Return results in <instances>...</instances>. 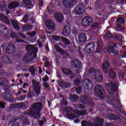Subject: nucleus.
Returning <instances> with one entry per match:
<instances>
[{"mask_svg":"<svg viewBox=\"0 0 126 126\" xmlns=\"http://www.w3.org/2000/svg\"><path fill=\"white\" fill-rule=\"evenodd\" d=\"M2 96L3 97V101H7L10 103H12L14 101V99L12 98V95L9 93H2Z\"/></svg>","mask_w":126,"mask_h":126,"instance_id":"obj_15","label":"nucleus"},{"mask_svg":"<svg viewBox=\"0 0 126 126\" xmlns=\"http://www.w3.org/2000/svg\"><path fill=\"white\" fill-rule=\"evenodd\" d=\"M54 17L58 22H63V15L61 13H55Z\"/></svg>","mask_w":126,"mask_h":126,"instance_id":"obj_22","label":"nucleus"},{"mask_svg":"<svg viewBox=\"0 0 126 126\" xmlns=\"http://www.w3.org/2000/svg\"><path fill=\"white\" fill-rule=\"evenodd\" d=\"M73 74V72L70 70V69H68L66 75H72Z\"/></svg>","mask_w":126,"mask_h":126,"instance_id":"obj_59","label":"nucleus"},{"mask_svg":"<svg viewBox=\"0 0 126 126\" xmlns=\"http://www.w3.org/2000/svg\"><path fill=\"white\" fill-rule=\"evenodd\" d=\"M28 96L29 98H33L34 97V92H30L28 93Z\"/></svg>","mask_w":126,"mask_h":126,"instance_id":"obj_53","label":"nucleus"},{"mask_svg":"<svg viewBox=\"0 0 126 126\" xmlns=\"http://www.w3.org/2000/svg\"><path fill=\"white\" fill-rule=\"evenodd\" d=\"M33 12H30L24 15V17L23 19V21L24 22H27L29 20V17H31V16L32 15Z\"/></svg>","mask_w":126,"mask_h":126,"instance_id":"obj_31","label":"nucleus"},{"mask_svg":"<svg viewBox=\"0 0 126 126\" xmlns=\"http://www.w3.org/2000/svg\"><path fill=\"white\" fill-rule=\"evenodd\" d=\"M27 52L33 53L34 54L35 57H37V53L38 52V49L35 47V45L28 44L26 48Z\"/></svg>","mask_w":126,"mask_h":126,"instance_id":"obj_11","label":"nucleus"},{"mask_svg":"<svg viewBox=\"0 0 126 126\" xmlns=\"http://www.w3.org/2000/svg\"><path fill=\"white\" fill-rule=\"evenodd\" d=\"M112 63L113 65L115 66V67H118V60H117L116 59H114L113 60H112Z\"/></svg>","mask_w":126,"mask_h":126,"instance_id":"obj_50","label":"nucleus"},{"mask_svg":"<svg viewBox=\"0 0 126 126\" xmlns=\"http://www.w3.org/2000/svg\"><path fill=\"white\" fill-rule=\"evenodd\" d=\"M104 4L105 3H104V1L101 0H97L94 4V6L96 8H101V7H103Z\"/></svg>","mask_w":126,"mask_h":126,"instance_id":"obj_26","label":"nucleus"},{"mask_svg":"<svg viewBox=\"0 0 126 126\" xmlns=\"http://www.w3.org/2000/svg\"><path fill=\"white\" fill-rule=\"evenodd\" d=\"M60 97H63L62 100L61 101V107H63V106H67V105H68V102H67V100H66V98L63 97V95H60Z\"/></svg>","mask_w":126,"mask_h":126,"instance_id":"obj_30","label":"nucleus"},{"mask_svg":"<svg viewBox=\"0 0 126 126\" xmlns=\"http://www.w3.org/2000/svg\"><path fill=\"white\" fill-rule=\"evenodd\" d=\"M14 51H15V45L13 43H9L5 49L6 54L11 55L14 53Z\"/></svg>","mask_w":126,"mask_h":126,"instance_id":"obj_13","label":"nucleus"},{"mask_svg":"<svg viewBox=\"0 0 126 126\" xmlns=\"http://www.w3.org/2000/svg\"><path fill=\"white\" fill-rule=\"evenodd\" d=\"M68 70V68H62V72H63V74H65L66 75L67 73V71Z\"/></svg>","mask_w":126,"mask_h":126,"instance_id":"obj_55","label":"nucleus"},{"mask_svg":"<svg viewBox=\"0 0 126 126\" xmlns=\"http://www.w3.org/2000/svg\"><path fill=\"white\" fill-rule=\"evenodd\" d=\"M10 37L11 38H17V35H16V33L14 32H12L10 34Z\"/></svg>","mask_w":126,"mask_h":126,"instance_id":"obj_61","label":"nucleus"},{"mask_svg":"<svg viewBox=\"0 0 126 126\" xmlns=\"http://www.w3.org/2000/svg\"><path fill=\"white\" fill-rule=\"evenodd\" d=\"M94 93V95H95L96 97L100 98V99H104L105 97V90H104V88H103V86L101 85H97L96 86H95Z\"/></svg>","mask_w":126,"mask_h":126,"instance_id":"obj_4","label":"nucleus"},{"mask_svg":"<svg viewBox=\"0 0 126 126\" xmlns=\"http://www.w3.org/2000/svg\"><path fill=\"white\" fill-rule=\"evenodd\" d=\"M31 56V54L28 53L24 56V57L23 58V60H27L29 59Z\"/></svg>","mask_w":126,"mask_h":126,"instance_id":"obj_56","label":"nucleus"},{"mask_svg":"<svg viewBox=\"0 0 126 126\" xmlns=\"http://www.w3.org/2000/svg\"><path fill=\"white\" fill-rule=\"evenodd\" d=\"M78 40L80 43H84L87 40V36L86 34L84 33H80L78 35Z\"/></svg>","mask_w":126,"mask_h":126,"instance_id":"obj_24","label":"nucleus"},{"mask_svg":"<svg viewBox=\"0 0 126 126\" xmlns=\"http://www.w3.org/2000/svg\"><path fill=\"white\" fill-rule=\"evenodd\" d=\"M78 54H79V58L80 59H82V60H83V58H84V56H83L82 52H81V46L78 47Z\"/></svg>","mask_w":126,"mask_h":126,"instance_id":"obj_40","label":"nucleus"},{"mask_svg":"<svg viewBox=\"0 0 126 126\" xmlns=\"http://www.w3.org/2000/svg\"><path fill=\"white\" fill-rule=\"evenodd\" d=\"M109 76L110 78L115 79L117 77V74L115 72V71L113 69H110Z\"/></svg>","mask_w":126,"mask_h":126,"instance_id":"obj_33","label":"nucleus"},{"mask_svg":"<svg viewBox=\"0 0 126 126\" xmlns=\"http://www.w3.org/2000/svg\"><path fill=\"white\" fill-rule=\"evenodd\" d=\"M29 36H30L31 37H35V35H36V32L35 31H33L32 32H31L30 33H29L28 34Z\"/></svg>","mask_w":126,"mask_h":126,"instance_id":"obj_54","label":"nucleus"},{"mask_svg":"<svg viewBox=\"0 0 126 126\" xmlns=\"http://www.w3.org/2000/svg\"><path fill=\"white\" fill-rule=\"evenodd\" d=\"M117 22L118 23L124 24V23L126 22V20L125 19V18L120 17L117 19Z\"/></svg>","mask_w":126,"mask_h":126,"instance_id":"obj_44","label":"nucleus"},{"mask_svg":"<svg viewBox=\"0 0 126 126\" xmlns=\"http://www.w3.org/2000/svg\"><path fill=\"white\" fill-rule=\"evenodd\" d=\"M63 86L64 88H69V87H70V84L68 82H65L63 84Z\"/></svg>","mask_w":126,"mask_h":126,"instance_id":"obj_57","label":"nucleus"},{"mask_svg":"<svg viewBox=\"0 0 126 126\" xmlns=\"http://www.w3.org/2000/svg\"><path fill=\"white\" fill-rule=\"evenodd\" d=\"M89 74L91 78H95L96 81L101 82L103 81L104 77L103 76V72L102 70L99 69L96 70L94 67H91L89 70Z\"/></svg>","mask_w":126,"mask_h":126,"instance_id":"obj_2","label":"nucleus"},{"mask_svg":"<svg viewBox=\"0 0 126 126\" xmlns=\"http://www.w3.org/2000/svg\"><path fill=\"white\" fill-rule=\"evenodd\" d=\"M105 86L109 94H114L118 90V85L113 82H111L110 83H105Z\"/></svg>","mask_w":126,"mask_h":126,"instance_id":"obj_6","label":"nucleus"},{"mask_svg":"<svg viewBox=\"0 0 126 126\" xmlns=\"http://www.w3.org/2000/svg\"><path fill=\"white\" fill-rule=\"evenodd\" d=\"M95 124L94 126H103L104 124V119L97 117L94 119ZM81 126H94L91 122H88L86 121L83 120L81 122Z\"/></svg>","mask_w":126,"mask_h":126,"instance_id":"obj_3","label":"nucleus"},{"mask_svg":"<svg viewBox=\"0 0 126 126\" xmlns=\"http://www.w3.org/2000/svg\"><path fill=\"white\" fill-rule=\"evenodd\" d=\"M46 27L49 29V30H53L55 28V23L52 20L48 19L45 22Z\"/></svg>","mask_w":126,"mask_h":126,"instance_id":"obj_17","label":"nucleus"},{"mask_svg":"<svg viewBox=\"0 0 126 126\" xmlns=\"http://www.w3.org/2000/svg\"><path fill=\"white\" fill-rule=\"evenodd\" d=\"M19 5V3L16 1L13 2L9 4L8 8L9 9H14V8H16L17 6Z\"/></svg>","mask_w":126,"mask_h":126,"instance_id":"obj_29","label":"nucleus"},{"mask_svg":"<svg viewBox=\"0 0 126 126\" xmlns=\"http://www.w3.org/2000/svg\"><path fill=\"white\" fill-rule=\"evenodd\" d=\"M104 51H107L109 54H113L115 56L119 55V50H118V47L117 44L114 43H110L107 46V48H104Z\"/></svg>","mask_w":126,"mask_h":126,"instance_id":"obj_7","label":"nucleus"},{"mask_svg":"<svg viewBox=\"0 0 126 126\" xmlns=\"http://www.w3.org/2000/svg\"><path fill=\"white\" fill-rule=\"evenodd\" d=\"M24 63H30V62H31V60H29L28 59H24L23 60Z\"/></svg>","mask_w":126,"mask_h":126,"instance_id":"obj_63","label":"nucleus"},{"mask_svg":"<svg viewBox=\"0 0 126 126\" xmlns=\"http://www.w3.org/2000/svg\"><path fill=\"white\" fill-rule=\"evenodd\" d=\"M78 95H74V94H71L70 96V99L72 102H77V100H78Z\"/></svg>","mask_w":126,"mask_h":126,"instance_id":"obj_37","label":"nucleus"},{"mask_svg":"<svg viewBox=\"0 0 126 126\" xmlns=\"http://www.w3.org/2000/svg\"><path fill=\"white\" fill-rule=\"evenodd\" d=\"M29 71L31 73L32 75L35 76L36 74V69L33 66H31L29 68Z\"/></svg>","mask_w":126,"mask_h":126,"instance_id":"obj_38","label":"nucleus"},{"mask_svg":"<svg viewBox=\"0 0 126 126\" xmlns=\"http://www.w3.org/2000/svg\"><path fill=\"white\" fill-rule=\"evenodd\" d=\"M63 4L66 8H72L74 6L73 3L69 0H63Z\"/></svg>","mask_w":126,"mask_h":126,"instance_id":"obj_19","label":"nucleus"},{"mask_svg":"<svg viewBox=\"0 0 126 126\" xmlns=\"http://www.w3.org/2000/svg\"><path fill=\"white\" fill-rule=\"evenodd\" d=\"M25 98H26V95H21V96L19 98V101H23V100H24V99H25Z\"/></svg>","mask_w":126,"mask_h":126,"instance_id":"obj_62","label":"nucleus"},{"mask_svg":"<svg viewBox=\"0 0 126 126\" xmlns=\"http://www.w3.org/2000/svg\"><path fill=\"white\" fill-rule=\"evenodd\" d=\"M72 67L75 68L76 69H81L82 68V65L81 62L76 59L74 60L71 62Z\"/></svg>","mask_w":126,"mask_h":126,"instance_id":"obj_12","label":"nucleus"},{"mask_svg":"<svg viewBox=\"0 0 126 126\" xmlns=\"http://www.w3.org/2000/svg\"><path fill=\"white\" fill-rule=\"evenodd\" d=\"M5 88H4V90L5 91V93H9V89L7 88V85H5Z\"/></svg>","mask_w":126,"mask_h":126,"instance_id":"obj_60","label":"nucleus"},{"mask_svg":"<svg viewBox=\"0 0 126 126\" xmlns=\"http://www.w3.org/2000/svg\"><path fill=\"white\" fill-rule=\"evenodd\" d=\"M84 82V81L86 82L85 88L87 90H91L92 88H93V83L91 81V80L90 79H86L83 81Z\"/></svg>","mask_w":126,"mask_h":126,"instance_id":"obj_16","label":"nucleus"},{"mask_svg":"<svg viewBox=\"0 0 126 126\" xmlns=\"http://www.w3.org/2000/svg\"><path fill=\"white\" fill-rule=\"evenodd\" d=\"M8 18V17H7V16L0 13V20L2 21V22H4Z\"/></svg>","mask_w":126,"mask_h":126,"instance_id":"obj_41","label":"nucleus"},{"mask_svg":"<svg viewBox=\"0 0 126 126\" xmlns=\"http://www.w3.org/2000/svg\"><path fill=\"white\" fill-rule=\"evenodd\" d=\"M60 111L63 114H66V116L70 120H73L75 119V115L73 114L74 113V109L70 107H66L64 108H61Z\"/></svg>","mask_w":126,"mask_h":126,"instance_id":"obj_5","label":"nucleus"},{"mask_svg":"<svg viewBox=\"0 0 126 126\" xmlns=\"http://www.w3.org/2000/svg\"><path fill=\"white\" fill-rule=\"evenodd\" d=\"M75 90L77 93H81L82 87L81 86L78 87L77 88H75Z\"/></svg>","mask_w":126,"mask_h":126,"instance_id":"obj_52","label":"nucleus"},{"mask_svg":"<svg viewBox=\"0 0 126 126\" xmlns=\"http://www.w3.org/2000/svg\"><path fill=\"white\" fill-rule=\"evenodd\" d=\"M113 37V33L111 32L108 31L103 35V38L105 40H109Z\"/></svg>","mask_w":126,"mask_h":126,"instance_id":"obj_27","label":"nucleus"},{"mask_svg":"<svg viewBox=\"0 0 126 126\" xmlns=\"http://www.w3.org/2000/svg\"><path fill=\"white\" fill-rule=\"evenodd\" d=\"M42 103L41 102H38L34 103L32 106V110L28 112V114L30 116H31L33 119H36V120H39L41 118V112H42Z\"/></svg>","mask_w":126,"mask_h":126,"instance_id":"obj_1","label":"nucleus"},{"mask_svg":"<svg viewBox=\"0 0 126 126\" xmlns=\"http://www.w3.org/2000/svg\"><path fill=\"white\" fill-rule=\"evenodd\" d=\"M73 114H75L76 116H87L88 112H87V110H74Z\"/></svg>","mask_w":126,"mask_h":126,"instance_id":"obj_18","label":"nucleus"},{"mask_svg":"<svg viewBox=\"0 0 126 126\" xmlns=\"http://www.w3.org/2000/svg\"><path fill=\"white\" fill-rule=\"evenodd\" d=\"M109 65L110 64L108 61H106L105 63L102 64V69L105 73H108V67H109Z\"/></svg>","mask_w":126,"mask_h":126,"instance_id":"obj_28","label":"nucleus"},{"mask_svg":"<svg viewBox=\"0 0 126 126\" xmlns=\"http://www.w3.org/2000/svg\"><path fill=\"white\" fill-rule=\"evenodd\" d=\"M5 105H6V102H3V101H0V108L1 109H5Z\"/></svg>","mask_w":126,"mask_h":126,"instance_id":"obj_49","label":"nucleus"},{"mask_svg":"<svg viewBox=\"0 0 126 126\" xmlns=\"http://www.w3.org/2000/svg\"><path fill=\"white\" fill-rule=\"evenodd\" d=\"M32 88L33 89V91L35 92V94L39 96L41 94V85L40 83L37 82L36 81L32 82Z\"/></svg>","mask_w":126,"mask_h":126,"instance_id":"obj_9","label":"nucleus"},{"mask_svg":"<svg viewBox=\"0 0 126 126\" xmlns=\"http://www.w3.org/2000/svg\"><path fill=\"white\" fill-rule=\"evenodd\" d=\"M101 51H102V42H98L97 43V47L95 52V54H101Z\"/></svg>","mask_w":126,"mask_h":126,"instance_id":"obj_34","label":"nucleus"},{"mask_svg":"<svg viewBox=\"0 0 126 126\" xmlns=\"http://www.w3.org/2000/svg\"><path fill=\"white\" fill-rule=\"evenodd\" d=\"M23 2L26 5L32 6V2H31V0H23Z\"/></svg>","mask_w":126,"mask_h":126,"instance_id":"obj_45","label":"nucleus"},{"mask_svg":"<svg viewBox=\"0 0 126 126\" xmlns=\"http://www.w3.org/2000/svg\"><path fill=\"white\" fill-rule=\"evenodd\" d=\"M74 10L75 13H76L77 15L82 14L84 12L83 9L82 8L81 6H80V5H78L77 6L74 8Z\"/></svg>","mask_w":126,"mask_h":126,"instance_id":"obj_23","label":"nucleus"},{"mask_svg":"<svg viewBox=\"0 0 126 126\" xmlns=\"http://www.w3.org/2000/svg\"><path fill=\"white\" fill-rule=\"evenodd\" d=\"M7 84V80L4 78L0 79V86H4Z\"/></svg>","mask_w":126,"mask_h":126,"instance_id":"obj_39","label":"nucleus"},{"mask_svg":"<svg viewBox=\"0 0 126 126\" xmlns=\"http://www.w3.org/2000/svg\"><path fill=\"white\" fill-rule=\"evenodd\" d=\"M112 38L114 39V40H116L117 41H119L120 40V37H119L117 34L114 35L113 34Z\"/></svg>","mask_w":126,"mask_h":126,"instance_id":"obj_58","label":"nucleus"},{"mask_svg":"<svg viewBox=\"0 0 126 126\" xmlns=\"http://www.w3.org/2000/svg\"><path fill=\"white\" fill-rule=\"evenodd\" d=\"M119 76L120 78H122L123 80H126V73L125 72H120L119 73Z\"/></svg>","mask_w":126,"mask_h":126,"instance_id":"obj_43","label":"nucleus"},{"mask_svg":"<svg viewBox=\"0 0 126 126\" xmlns=\"http://www.w3.org/2000/svg\"><path fill=\"white\" fill-rule=\"evenodd\" d=\"M10 21L15 30H19L20 29V26L18 24V21L17 20L10 19Z\"/></svg>","mask_w":126,"mask_h":126,"instance_id":"obj_20","label":"nucleus"},{"mask_svg":"<svg viewBox=\"0 0 126 126\" xmlns=\"http://www.w3.org/2000/svg\"><path fill=\"white\" fill-rule=\"evenodd\" d=\"M23 29L25 31H29L30 30H32V26L30 25H27L26 26H24L23 27Z\"/></svg>","mask_w":126,"mask_h":126,"instance_id":"obj_42","label":"nucleus"},{"mask_svg":"<svg viewBox=\"0 0 126 126\" xmlns=\"http://www.w3.org/2000/svg\"><path fill=\"white\" fill-rule=\"evenodd\" d=\"M16 105L19 108H24V107H25V104L23 103H16Z\"/></svg>","mask_w":126,"mask_h":126,"instance_id":"obj_51","label":"nucleus"},{"mask_svg":"<svg viewBox=\"0 0 126 126\" xmlns=\"http://www.w3.org/2000/svg\"><path fill=\"white\" fill-rule=\"evenodd\" d=\"M1 33L3 34L4 37H7V36H9V34H10V31L3 25H1L0 26V34H1Z\"/></svg>","mask_w":126,"mask_h":126,"instance_id":"obj_14","label":"nucleus"},{"mask_svg":"<svg viewBox=\"0 0 126 126\" xmlns=\"http://www.w3.org/2000/svg\"><path fill=\"white\" fill-rule=\"evenodd\" d=\"M55 48H56L57 52H59V53H61L62 55H66V56H69V54H68L66 51L63 50V49L61 48L59 45H56L55 46Z\"/></svg>","mask_w":126,"mask_h":126,"instance_id":"obj_25","label":"nucleus"},{"mask_svg":"<svg viewBox=\"0 0 126 126\" xmlns=\"http://www.w3.org/2000/svg\"><path fill=\"white\" fill-rule=\"evenodd\" d=\"M70 31V27L66 26L63 29L62 32V35L65 37H69V32Z\"/></svg>","mask_w":126,"mask_h":126,"instance_id":"obj_21","label":"nucleus"},{"mask_svg":"<svg viewBox=\"0 0 126 126\" xmlns=\"http://www.w3.org/2000/svg\"><path fill=\"white\" fill-rule=\"evenodd\" d=\"M93 23V19L91 17H85L81 21V25L83 27H88Z\"/></svg>","mask_w":126,"mask_h":126,"instance_id":"obj_8","label":"nucleus"},{"mask_svg":"<svg viewBox=\"0 0 126 126\" xmlns=\"http://www.w3.org/2000/svg\"><path fill=\"white\" fill-rule=\"evenodd\" d=\"M63 43L66 46H68L70 45V41L67 38H63Z\"/></svg>","mask_w":126,"mask_h":126,"instance_id":"obj_47","label":"nucleus"},{"mask_svg":"<svg viewBox=\"0 0 126 126\" xmlns=\"http://www.w3.org/2000/svg\"><path fill=\"white\" fill-rule=\"evenodd\" d=\"M81 83V81L78 78H76L74 80V84L75 85H79Z\"/></svg>","mask_w":126,"mask_h":126,"instance_id":"obj_48","label":"nucleus"},{"mask_svg":"<svg viewBox=\"0 0 126 126\" xmlns=\"http://www.w3.org/2000/svg\"><path fill=\"white\" fill-rule=\"evenodd\" d=\"M95 43L93 42H90L87 44V45L85 47V51L86 54H91L94 52L95 50Z\"/></svg>","mask_w":126,"mask_h":126,"instance_id":"obj_10","label":"nucleus"},{"mask_svg":"<svg viewBox=\"0 0 126 126\" xmlns=\"http://www.w3.org/2000/svg\"><path fill=\"white\" fill-rule=\"evenodd\" d=\"M99 27V23L97 22L94 23L92 25V28L93 30H96Z\"/></svg>","mask_w":126,"mask_h":126,"instance_id":"obj_46","label":"nucleus"},{"mask_svg":"<svg viewBox=\"0 0 126 126\" xmlns=\"http://www.w3.org/2000/svg\"><path fill=\"white\" fill-rule=\"evenodd\" d=\"M81 103L84 105L88 104V96L87 95L84 96L81 99Z\"/></svg>","mask_w":126,"mask_h":126,"instance_id":"obj_36","label":"nucleus"},{"mask_svg":"<svg viewBox=\"0 0 126 126\" xmlns=\"http://www.w3.org/2000/svg\"><path fill=\"white\" fill-rule=\"evenodd\" d=\"M43 85H44V87L45 88H46L47 89V88H49V87H50V85H49L48 84V83H47V82H44Z\"/></svg>","mask_w":126,"mask_h":126,"instance_id":"obj_64","label":"nucleus"},{"mask_svg":"<svg viewBox=\"0 0 126 126\" xmlns=\"http://www.w3.org/2000/svg\"><path fill=\"white\" fill-rule=\"evenodd\" d=\"M108 118L110 120H120L121 119L120 116H117L116 114H109L108 115Z\"/></svg>","mask_w":126,"mask_h":126,"instance_id":"obj_35","label":"nucleus"},{"mask_svg":"<svg viewBox=\"0 0 126 126\" xmlns=\"http://www.w3.org/2000/svg\"><path fill=\"white\" fill-rule=\"evenodd\" d=\"M1 60L3 63H12L11 59L6 56H3Z\"/></svg>","mask_w":126,"mask_h":126,"instance_id":"obj_32","label":"nucleus"}]
</instances>
